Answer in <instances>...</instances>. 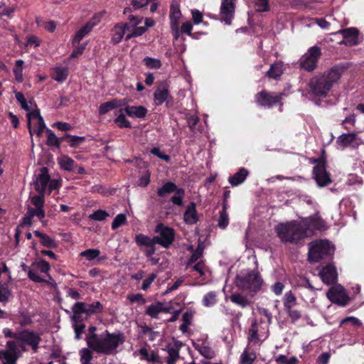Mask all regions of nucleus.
<instances>
[{"mask_svg":"<svg viewBox=\"0 0 364 364\" xmlns=\"http://www.w3.org/2000/svg\"><path fill=\"white\" fill-rule=\"evenodd\" d=\"M144 62L145 65L150 68H159L161 65V63L159 60L156 58H152L149 57H146L144 59Z\"/></svg>","mask_w":364,"mask_h":364,"instance_id":"62","label":"nucleus"},{"mask_svg":"<svg viewBox=\"0 0 364 364\" xmlns=\"http://www.w3.org/2000/svg\"><path fill=\"white\" fill-rule=\"evenodd\" d=\"M327 298L333 303L341 306H345L350 301L344 288L341 285H336L330 288L326 293Z\"/></svg>","mask_w":364,"mask_h":364,"instance_id":"13","label":"nucleus"},{"mask_svg":"<svg viewBox=\"0 0 364 364\" xmlns=\"http://www.w3.org/2000/svg\"><path fill=\"white\" fill-rule=\"evenodd\" d=\"M323 227V221L316 215L300 221L279 224L276 227V232L282 242L296 243L305 237L311 236L315 230H321Z\"/></svg>","mask_w":364,"mask_h":364,"instance_id":"1","label":"nucleus"},{"mask_svg":"<svg viewBox=\"0 0 364 364\" xmlns=\"http://www.w3.org/2000/svg\"><path fill=\"white\" fill-rule=\"evenodd\" d=\"M220 14L223 21L230 25L235 14L234 0H222Z\"/></svg>","mask_w":364,"mask_h":364,"instance_id":"17","label":"nucleus"},{"mask_svg":"<svg viewBox=\"0 0 364 364\" xmlns=\"http://www.w3.org/2000/svg\"><path fill=\"white\" fill-rule=\"evenodd\" d=\"M100 251L98 249H88L80 253V256L85 257L89 262L100 263L102 260L106 259V257H100Z\"/></svg>","mask_w":364,"mask_h":364,"instance_id":"24","label":"nucleus"},{"mask_svg":"<svg viewBox=\"0 0 364 364\" xmlns=\"http://www.w3.org/2000/svg\"><path fill=\"white\" fill-rule=\"evenodd\" d=\"M281 95L275 93H269L262 91L255 97V101L259 106L270 107L273 105L280 102Z\"/></svg>","mask_w":364,"mask_h":364,"instance_id":"15","label":"nucleus"},{"mask_svg":"<svg viewBox=\"0 0 364 364\" xmlns=\"http://www.w3.org/2000/svg\"><path fill=\"white\" fill-rule=\"evenodd\" d=\"M68 76V69L66 68H55L53 70L52 77L58 82H63Z\"/></svg>","mask_w":364,"mask_h":364,"instance_id":"41","label":"nucleus"},{"mask_svg":"<svg viewBox=\"0 0 364 364\" xmlns=\"http://www.w3.org/2000/svg\"><path fill=\"white\" fill-rule=\"evenodd\" d=\"M46 132L48 134L47 144L48 146H54L56 147H59L60 146L59 139L56 136V135L54 134V132L49 129H46Z\"/></svg>","mask_w":364,"mask_h":364,"instance_id":"51","label":"nucleus"},{"mask_svg":"<svg viewBox=\"0 0 364 364\" xmlns=\"http://www.w3.org/2000/svg\"><path fill=\"white\" fill-rule=\"evenodd\" d=\"M203 255V249L199 247L197 250L193 253L192 256L189 259L187 266L191 267V265L196 262H198Z\"/></svg>","mask_w":364,"mask_h":364,"instance_id":"59","label":"nucleus"},{"mask_svg":"<svg viewBox=\"0 0 364 364\" xmlns=\"http://www.w3.org/2000/svg\"><path fill=\"white\" fill-rule=\"evenodd\" d=\"M184 222L188 225L196 224L198 220V216L196 209V204L191 203L186 208L183 215Z\"/></svg>","mask_w":364,"mask_h":364,"instance_id":"23","label":"nucleus"},{"mask_svg":"<svg viewBox=\"0 0 364 364\" xmlns=\"http://www.w3.org/2000/svg\"><path fill=\"white\" fill-rule=\"evenodd\" d=\"M248 175L249 171L246 168H240L237 173L229 178L228 181L232 186H237L245 181Z\"/></svg>","mask_w":364,"mask_h":364,"instance_id":"28","label":"nucleus"},{"mask_svg":"<svg viewBox=\"0 0 364 364\" xmlns=\"http://www.w3.org/2000/svg\"><path fill=\"white\" fill-rule=\"evenodd\" d=\"M229 224V218L227 213V205L223 204V209L220 211L218 225L221 229H225Z\"/></svg>","mask_w":364,"mask_h":364,"instance_id":"40","label":"nucleus"},{"mask_svg":"<svg viewBox=\"0 0 364 364\" xmlns=\"http://www.w3.org/2000/svg\"><path fill=\"white\" fill-rule=\"evenodd\" d=\"M80 362L82 364H92V354L90 349L82 348L80 351Z\"/></svg>","mask_w":364,"mask_h":364,"instance_id":"49","label":"nucleus"},{"mask_svg":"<svg viewBox=\"0 0 364 364\" xmlns=\"http://www.w3.org/2000/svg\"><path fill=\"white\" fill-rule=\"evenodd\" d=\"M108 216L109 214L105 210H97L92 214L90 215L89 218L93 220L102 221L105 220Z\"/></svg>","mask_w":364,"mask_h":364,"instance_id":"55","label":"nucleus"},{"mask_svg":"<svg viewBox=\"0 0 364 364\" xmlns=\"http://www.w3.org/2000/svg\"><path fill=\"white\" fill-rule=\"evenodd\" d=\"M41 341V336L38 333L25 330L18 333L16 341L14 342L17 343L19 349L21 347L22 350H25L24 346H28L36 353Z\"/></svg>","mask_w":364,"mask_h":364,"instance_id":"7","label":"nucleus"},{"mask_svg":"<svg viewBox=\"0 0 364 364\" xmlns=\"http://www.w3.org/2000/svg\"><path fill=\"white\" fill-rule=\"evenodd\" d=\"M255 6L258 12H264L269 9V0H255Z\"/></svg>","mask_w":364,"mask_h":364,"instance_id":"56","label":"nucleus"},{"mask_svg":"<svg viewBox=\"0 0 364 364\" xmlns=\"http://www.w3.org/2000/svg\"><path fill=\"white\" fill-rule=\"evenodd\" d=\"M168 96V90L166 89H158L154 93V100L157 105H161L165 102Z\"/></svg>","mask_w":364,"mask_h":364,"instance_id":"47","label":"nucleus"},{"mask_svg":"<svg viewBox=\"0 0 364 364\" xmlns=\"http://www.w3.org/2000/svg\"><path fill=\"white\" fill-rule=\"evenodd\" d=\"M176 189L177 187L173 183L167 182L158 190V195L160 197H163L166 194L174 192Z\"/></svg>","mask_w":364,"mask_h":364,"instance_id":"45","label":"nucleus"},{"mask_svg":"<svg viewBox=\"0 0 364 364\" xmlns=\"http://www.w3.org/2000/svg\"><path fill=\"white\" fill-rule=\"evenodd\" d=\"M103 306L100 301H95L92 304L86 303V315H92L102 311Z\"/></svg>","mask_w":364,"mask_h":364,"instance_id":"44","label":"nucleus"},{"mask_svg":"<svg viewBox=\"0 0 364 364\" xmlns=\"http://www.w3.org/2000/svg\"><path fill=\"white\" fill-rule=\"evenodd\" d=\"M72 310L73 312V316L72 317L73 321H80L82 320L81 314H86V303L80 301L77 302L73 306Z\"/></svg>","mask_w":364,"mask_h":364,"instance_id":"34","label":"nucleus"},{"mask_svg":"<svg viewBox=\"0 0 364 364\" xmlns=\"http://www.w3.org/2000/svg\"><path fill=\"white\" fill-rule=\"evenodd\" d=\"M129 26L127 23L115 26L112 30V41L114 43H119L125 35V31L129 30Z\"/></svg>","mask_w":364,"mask_h":364,"instance_id":"25","label":"nucleus"},{"mask_svg":"<svg viewBox=\"0 0 364 364\" xmlns=\"http://www.w3.org/2000/svg\"><path fill=\"white\" fill-rule=\"evenodd\" d=\"M321 55V50L317 46L311 47L300 58V66L306 71L314 70Z\"/></svg>","mask_w":364,"mask_h":364,"instance_id":"10","label":"nucleus"},{"mask_svg":"<svg viewBox=\"0 0 364 364\" xmlns=\"http://www.w3.org/2000/svg\"><path fill=\"white\" fill-rule=\"evenodd\" d=\"M135 242L136 245L141 248V250H144L149 246H152L153 245H156L155 237H150L144 234H138L135 237Z\"/></svg>","mask_w":364,"mask_h":364,"instance_id":"31","label":"nucleus"},{"mask_svg":"<svg viewBox=\"0 0 364 364\" xmlns=\"http://www.w3.org/2000/svg\"><path fill=\"white\" fill-rule=\"evenodd\" d=\"M24 62L22 60L16 61L15 67L14 68V73L16 81L21 82L23 80V65Z\"/></svg>","mask_w":364,"mask_h":364,"instance_id":"46","label":"nucleus"},{"mask_svg":"<svg viewBox=\"0 0 364 364\" xmlns=\"http://www.w3.org/2000/svg\"><path fill=\"white\" fill-rule=\"evenodd\" d=\"M58 162L62 169L68 171H75V161L70 157L63 155L58 159Z\"/></svg>","mask_w":364,"mask_h":364,"instance_id":"37","label":"nucleus"},{"mask_svg":"<svg viewBox=\"0 0 364 364\" xmlns=\"http://www.w3.org/2000/svg\"><path fill=\"white\" fill-rule=\"evenodd\" d=\"M230 299L232 302L242 308H245L250 304V301L245 296L240 294H234L231 295Z\"/></svg>","mask_w":364,"mask_h":364,"instance_id":"42","label":"nucleus"},{"mask_svg":"<svg viewBox=\"0 0 364 364\" xmlns=\"http://www.w3.org/2000/svg\"><path fill=\"white\" fill-rule=\"evenodd\" d=\"M146 31V28L143 26L133 27V30L130 33L125 36V40L128 41L134 37H137L143 35Z\"/></svg>","mask_w":364,"mask_h":364,"instance_id":"54","label":"nucleus"},{"mask_svg":"<svg viewBox=\"0 0 364 364\" xmlns=\"http://www.w3.org/2000/svg\"><path fill=\"white\" fill-rule=\"evenodd\" d=\"M316 166L314 167V177L317 184L322 187L331 183V178L326 170V161L323 158L314 161Z\"/></svg>","mask_w":364,"mask_h":364,"instance_id":"12","label":"nucleus"},{"mask_svg":"<svg viewBox=\"0 0 364 364\" xmlns=\"http://www.w3.org/2000/svg\"><path fill=\"white\" fill-rule=\"evenodd\" d=\"M181 17L182 14L179 4L176 1H173L169 12L170 26L179 25Z\"/></svg>","mask_w":364,"mask_h":364,"instance_id":"22","label":"nucleus"},{"mask_svg":"<svg viewBox=\"0 0 364 364\" xmlns=\"http://www.w3.org/2000/svg\"><path fill=\"white\" fill-rule=\"evenodd\" d=\"M255 358V354L248 353L246 350H245L241 355V362L242 364H252Z\"/></svg>","mask_w":364,"mask_h":364,"instance_id":"64","label":"nucleus"},{"mask_svg":"<svg viewBox=\"0 0 364 364\" xmlns=\"http://www.w3.org/2000/svg\"><path fill=\"white\" fill-rule=\"evenodd\" d=\"M343 36V43L347 46H355L358 43V31L355 28H349L341 31Z\"/></svg>","mask_w":364,"mask_h":364,"instance_id":"21","label":"nucleus"},{"mask_svg":"<svg viewBox=\"0 0 364 364\" xmlns=\"http://www.w3.org/2000/svg\"><path fill=\"white\" fill-rule=\"evenodd\" d=\"M140 357L141 360H146L147 362L157 363L159 358L154 350H149L146 348H142L135 353Z\"/></svg>","mask_w":364,"mask_h":364,"instance_id":"30","label":"nucleus"},{"mask_svg":"<svg viewBox=\"0 0 364 364\" xmlns=\"http://www.w3.org/2000/svg\"><path fill=\"white\" fill-rule=\"evenodd\" d=\"M296 304V297L293 293L289 291L285 294L284 299V305L285 309H291Z\"/></svg>","mask_w":364,"mask_h":364,"instance_id":"52","label":"nucleus"},{"mask_svg":"<svg viewBox=\"0 0 364 364\" xmlns=\"http://www.w3.org/2000/svg\"><path fill=\"white\" fill-rule=\"evenodd\" d=\"M348 323H350L352 326L358 327L361 326L362 325L361 321L358 318L354 316H348L341 321L340 326Z\"/></svg>","mask_w":364,"mask_h":364,"instance_id":"61","label":"nucleus"},{"mask_svg":"<svg viewBox=\"0 0 364 364\" xmlns=\"http://www.w3.org/2000/svg\"><path fill=\"white\" fill-rule=\"evenodd\" d=\"M124 111L132 118H144L147 114V109L144 106H127Z\"/></svg>","mask_w":364,"mask_h":364,"instance_id":"27","label":"nucleus"},{"mask_svg":"<svg viewBox=\"0 0 364 364\" xmlns=\"http://www.w3.org/2000/svg\"><path fill=\"white\" fill-rule=\"evenodd\" d=\"M257 322L255 321L252 323L251 328L249 330V340L250 341L257 342L259 341L258 335H257Z\"/></svg>","mask_w":364,"mask_h":364,"instance_id":"60","label":"nucleus"},{"mask_svg":"<svg viewBox=\"0 0 364 364\" xmlns=\"http://www.w3.org/2000/svg\"><path fill=\"white\" fill-rule=\"evenodd\" d=\"M193 30V24L189 21L183 22L181 25V33L187 34L188 36L194 38L193 34L192 33Z\"/></svg>","mask_w":364,"mask_h":364,"instance_id":"63","label":"nucleus"},{"mask_svg":"<svg viewBox=\"0 0 364 364\" xmlns=\"http://www.w3.org/2000/svg\"><path fill=\"white\" fill-rule=\"evenodd\" d=\"M15 97L16 100L21 104V107L28 112H32L34 108L36 109V105H33L31 102H28L21 92H16Z\"/></svg>","mask_w":364,"mask_h":364,"instance_id":"39","label":"nucleus"},{"mask_svg":"<svg viewBox=\"0 0 364 364\" xmlns=\"http://www.w3.org/2000/svg\"><path fill=\"white\" fill-rule=\"evenodd\" d=\"M340 76L339 70L334 68L323 75L311 78L309 82V93L316 97H326Z\"/></svg>","mask_w":364,"mask_h":364,"instance_id":"3","label":"nucleus"},{"mask_svg":"<svg viewBox=\"0 0 364 364\" xmlns=\"http://www.w3.org/2000/svg\"><path fill=\"white\" fill-rule=\"evenodd\" d=\"M49 179L50 176L48 173V169L45 167L41 168L40 173L33 181L34 188L36 191L40 193L39 195L43 196V193L47 190Z\"/></svg>","mask_w":364,"mask_h":364,"instance_id":"18","label":"nucleus"},{"mask_svg":"<svg viewBox=\"0 0 364 364\" xmlns=\"http://www.w3.org/2000/svg\"><path fill=\"white\" fill-rule=\"evenodd\" d=\"M168 311V309L164 307L162 303L156 302L147 306L146 314L151 318H157L160 313Z\"/></svg>","mask_w":364,"mask_h":364,"instance_id":"29","label":"nucleus"},{"mask_svg":"<svg viewBox=\"0 0 364 364\" xmlns=\"http://www.w3.org/2000/svg\"><path fill=\"white\" fill-rule=\"evenodd\" d=\"M3 274H6V281L0 282V303L7 302L12 295L10 288L11 275L9 268L4 263L0 264V277Z\"/></svg>","mask_w":364,"mask_h":364,"instance_id":"11","label":"nucleus"},{"mask_svg":"<svg viewBox=\"0 0 364 364\" xmlns=\"http://www.w3.org/2000/svg\"><path fill=\"white\" fill-rule=\"evenodd\" d=\"M175 191V195L172 196L171 200L173 203L176 205H182L185 191L182 188H177Z\"/></svg>","mask_w":364,"mask_h":364,"instance_id":"50","label":"nucleus"},{"mask_svg":"<svg viewBox=\"0 0 364 364\" xmlns=\"http://www.w3.org/2000/svg\"><path fill=\"white\" fill-rule=\"evenodd\" d=\"M127 222V218L124 214H118L114 219L112 223V228L116 230L119 227L122 226Z\"/></svg>","mask_w":364,"mask_h":364,"instance_id":"57","label":"nucleus"},{"mask_svg":"<svg viewBox=\"0 0 364 364\" xmlns=\"http://www.w3.org/2000/svg\"><path fill=\"white\" fill-rule=\"evenodd\" d=\"M27 119L31 137L32 138L33 134L40 136L46 129V124L39 110L34 109L32 112H28Z\"/></svg>","mask_w":364,"mask_h":364,"instance_id":"8","label":"nucleus"},{"mask_svg":"<svg viewBox=\"0 0 364 364\" xmlns=\"http://www.w3.org/2000/svg\"><path fill=\"white\" fill-rule=\"evenodd\" d=\"M125 105L126 102L124 100H113L112 101L102 103L99 108V113L100 114H105L114 108L121 107Z\"/></svg>","mask_w":364,"mask_h":364,"instance_id":"26","label":"nucleus"},{"mask_svg":"<svg viewBox=\"0 0 364 364\" xmlns=\"http://www.w3.org/2000/svg\"><path fill=\"white\" fill-rule=\"evenodd\" d=\"M28 277L31 280L35 282H47L46 279L43 278V277L39 274V272L34 269L32 266H31L30 269H28Z\"/></svg>","mask_w":364,"mask_h":364,"instance_id":"48","label":"nucleus"},{"mask_svg":"<svg viewBox=\"0 0 364 364\" xmlns=\"http://www.w3.org/2000/svg\"><path fill=\"white\" fill-rule=\"evenodd\" d=\"M33 233L36 236L39 237L40 242L43 246L48 248H55L57 247V242L53 238L50 237V236L43 234L38 230H35Z\"/></svg>","mask_w":364,"mask_h":364,"instance_id":"32","label":"nucleus"},{"mask_svg":"<svg viewBox=\"0 0 364 364\" xmlns=\"http://www.w3.org/2000/svg\"><path fill=\"white\" fill-rule=\"evenodd\" d=\"M193 346L196 350L203 357L210 359L215 356L214 350L209 346H206L205 343H193Z\"/></svg>","mask_w":364,"mask_h":364,"instance_id":"33","label":"nucleus"},{"mask_svg":"<svg viewBox=\"0 0 364 364\" xmlns=\"http://www.w3.org/2000/svg\"><path fill=\"white\" fill-rule=\"evenodd\" d=\"M263 283L261 276L254 271L242 272L236 277L235 284L242 290L257 292Z\"/></svg>","mask_w":364,"mask_h":364,"instance_id":"4","label":"nucleus"},{"mask_svg":"<svg viewBox=\"0 0 364 364\" xmlns=\"http://www.w3.org/2000/svg\"><path fill=\"white\" fill-rule=\"evenodd\" d=\"M86 341L91 349L106 355L115 353L118 346L123 343L120 334L109 333L107 331L100 334L87 336Z\"/></svg>","mask_w":364,"mask_h":364,"instance_id":"2","label":"nucleus"},{"mask_svg":"<svg viewBox=\"0 0 364 364\" xmlns=\"http://www.w3.org/2000/svg\"><path fill=\"white\" fill-rule=\"evenodd\" d=\"M336 143L342 147L352 146L357 147L361 143L362 140L355 133L343 134L338 136Z\"/></svg>","mask_w":364,"mask_h":364,"instance_id":"19","label":"nucleus"},{"mask_svg":"<svg viewBox=\"0 0 364 364\" xmlns=\"http://www.w3.org/2000/svg\"><path fill=\"white\" fill-rule=\"evenodd\" d=\"M155 232L158 234L154 236L156 244H159L165 248H168L174 240L175 233L172 228L163 224L156 225Z\"/></svg>","mask_w":364,"mask_h":364,"instance_id":"9","label":"nucleus"},{"mask_svg":"<svg viewBox=\"0 0 364 364\" xmlns=\"http://www.w3.org/2000/svg\"><path fill=\"white\" fill-rule=\"evenodd\" d=\"M284 72V65L282 62H277L272 64L267 72L269 77L277 79L282 75Z\"/></svg>","mask_w":364,"mask_h":364,"instance_id":"36","label":"nucleus"},{"mask_svg":"<svg viewBox=\"0 0 364 364\" xmlns=\"http://www.w3.org/2000/svg\"><path fill=\"white\" fill-rule=\"evenodd\" d=\"M319 276L323 283L331 284L336 282L338 274L336 267L332 264L323 267L319 271Z\"/></svg>","mask_w":364,"mask_h":364,"instance_id":"20","label":"nucleus"},{"mask_svg":"<svg viewBox=\"0 0 364 364\" xmlns=\"http://www.w3.org/2000/svg\"><path fill=\"white\" fill-rule=\"evenodd\" d=\"M167 352L168 355L166 359L167 364H175L179 358V349L175 346H168Z\"/></svg>","mask_w":364,"mask_h":364,"instance_id":"43","label":"nucleus"},{"mask_svg":"<svg viewBox=\"0 0 364 364\" xmlns=\"http://www.w3.org/2000/svg\"><path fill=\"white\" fill-rule=\"evenodd\" d=\"M115 123L118 125V127H130L131 124L125 117V115L123 113H120L114 120Z\"/></svg>","mask_w":364,"mask_h":364,"instance_id":"58","label":"nucleus"},{"mask_svg":"<svg viewBox=\"0 0 364 364\" xmlns=\"http://www.w3.org/2000/svg\"><path fill=\"white\" fill-rule=\"evenodd\" d=\"M100 21V16L95 15L91 20H90L84 26L81 27L77 31L75 35L73 37V43H79L80 41L87 36L92 28L98 24Z\"/></svg>","mask_w":364,"mask_h":364,"instance_id":"16","label":"nucleus"},{"mask_svg":"<svg viewBox=\"0 0 364 364\" xmlns=\"http://www.w3.org/2000/svg\"><path fill=\"white\" fill-rule=\"evenodd\" d=\"M7 346V350L0 351V359L2 364H16L17 360L21 354V350L14 341H8Z\"/></svg>","mask_w":364,"mask_h":364,"instance_id":"14","label":"nucleus"},{"mask_svg":"<svg viewBox=\"0 0 364 364\" xmlns=\"http://www.w3.org/2000/svg\"><path fill=\"white\" fill-rule=\"evenodd\" d=\"M334 247L328 240H316L309 243V259L311 262H318L327 257L331 256Z\"/></svg>","mask_w":364,"mask_h":364,"instance_id":"5","label":"nucleus"},{"mask_svg":"<svg viewBox=\"0 0 364 364\" xmlns=\"http://www.w3.org/2000/svg\"><path fill=\"white\" fill-rule=\"evenodd\" d=\"M31 203L33 206L28 205L27 212L23 218V224L24 225H31L33 217H37L39 220H42L45 217L44 196L38 195L31 197Z\"/></svg>","mask_w":364,"mask_h":364,"instance_id":"6","label":"nucleus"},{"mask_svg":"<svg viewBox=\"0 0 364 364\" xmlns=\"http://www.w3.org/2000/svg\"><path fill=\"white\" fill-rule=\"evenodd\" d=\"M31 266L39 272L45 274L49 279H51V277L48 274L50 267L49 263L46 260L41 259L39 261H36L33 262Z\"/></svg>","mask_w":364,"mask_h":364,"instance_id":"38","label":"nucleus"},{"mask_svg":"<svg viewBox=\"0 0 364 364\" xmlns=\"http://www.w3.org/2000/svg\"><path fill=\"white\" fill-rule=\"evenodd\" d=\"M218 294L217 291H209L203 296L202 299V304L205 307H213L218 303Z\"/></svg>","mask_w":364,"mask_h":364,"instance_id":"35","label":"nucleus"},{"mask_svg":"<svg viewBox=\"0 0 364 364\" xmlns=\"http://www.w3.org/2000/svg\"><path fill=\"white\" fill-rule=\"evenodd\" d=\"M190 267L197 272L200 277H203L207 271V267L203 260H199L198 262L193 264Z\"/></svg>","mask_w":364,"mask_h":364,"instance_id":"53","label":"nucleus"}]
</instances>
